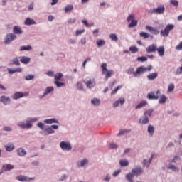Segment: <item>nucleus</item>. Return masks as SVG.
Here are the masks:
<instances>
[{
    "label": "nucleus",
    "instance_id": "f257e3e1",
    "mask_svg": "<svg viewBox=\"0 0 182 182\" xmlns=\"http://www.w3.org/2000/svg\"><path fill=\"white\" fill-rule=\"evenodd\" d=\"M151 69H153V66L151 65H148V67H138L136 71H134V68H129L127 70V75H133L134 77H140L141 75L146 73V72H150Z\"/></svg>",
    "mask_w": 182,
    "mask_h": 182
},
{
    "label": "nucleus",
    "instance_id": "f03ea898",
    "mask_svg": "<svg viewBox=\"0 0 182 182\" xmlns=\"http://www.w3.org/2000/svg\"><path fill=\"white\" fill-rule=\"evenodd\" d=\"M39 120L38 117H28L24 121H19L17 123L18 127H20V129H32L33 124V123H35Z\"/></svg>",
    "mask_w": 182,
    "mask_h": 182
},
{
    "label": "nucleus",
    "instance_id": "7ed1b4c3",
    "mask_svg": "<svg viewBox=\"0 0 182 182\" xmlns=\"http://www.w3.org/2000/svg\"><path fill=\"white\" fill-rule=\"evenodd\" d=\"M101 69L102 70V75H105L106 80L109 79V77H112V75L114 73L113 70H107V64L106 63L102 64Z\"/></svg>",
    "mask_w": 182,
    "mask_h": 182
},
{
    "label": "nucleus",
    "instance_id": "20e7f679",
    "mask_svg": "<svg viewBox=\"0 0 182 182\" xmlns=\"http://www.w3.org/2000/svg\"><path fill=\"white\" fill-rule=\"evenodd\" d=\"M174 29V25L168 24L164 30H161L160 35L164 38H167L170 34V31H173Z\"/></svg>",
    "mask_w": 182,
    "mask_h": 182
},
{
    "label": "nucleus",
    "instance_id": "39448f33",
    "mask_svg": "<svg viewBox=\"0 0 182 182\" xmlns=\"http://www.w3.org/2000/svg\"><path fill=\"white\" fill-rule=\"evenodd\" d=\"M17 37L14 33H7L4 38V44L11 45V42L16 41Z\"/></svg>",
    "mask_w": 182,
    "mask_h": 182
},
{
    "label": "nucleus",
    "instance_id": "423d86ee",
    "mask_svg": "<svg viewBox=\"0 0 182 182\" xmlns=\"http://www.w3.org/2000/svg\"><path fill=\"white\" fill-rule=\"evenodd\" d=\"M166 11L164 5H159L156 8H154L149 11L150 14H156V15H163Z\"/></svg>",
    "mask_w": 182,
    "mask_h": 182
},
{
    "label": "nucleus",
    "instance_id": "0eeeda50",
    "mask_svg": "<svg viewBox=\"0 0 182 182\" xmlns=\"http://www.w3.org/2000/svg\"><path fill=\"white\" fill-rule=\"evenodd\" d=\"M83 82L88 89H92L96 86V80L95 78L88 77Z\"/></svg>",
    "mask_w": 182,
    "mask_h": 182
},
{
    "label": "nucleus",
    "instance_id": "6e6552de",
    "mask_svg": "<svg viewBox=\"0 0 182 182\" xmlns=\"http://www.w3.org/2000/svg\"><path fill=\"white\" fill-rule=\"evenodd\" d=\"M127 22L131 23L128 25V28H134L135 26H137V23L139 21L136 19H134V15L133 14H129L128 17L127 18Z\"/></svg>",
    "mask_w": 182,
    "mask_h": 182
},
{
    "label": "nucleus",
    "instance_id": "1a4fd4ad",
    "mask_svg": "<svg viewBox=\"0 0 182 182\" xmlns=\"http://www.w3.org/2000/svg\"><path fill=\"white\" fill-rule=\"evenodd\" d=\"M58 129H59L58 125L53 124V125H51L50 127L48 126V127L45 129L44 134L45 136H48L49 134H53L55 133V130H58Z\"/></svg>",
    "mask_w": 182,
    "mask_h": 182
},
{
    "label": "nucleus",
    "instance_id": "9d476101",
    "mask_svg": "<svg viewBox=\"0 0 182 182\" xmlns=\"http://www.w3.org/2000/svg\"><path fill=\"white\" fill-rule=\"evenodd\" d=\"M29 95L28 92H16L12 96V99L14 100H18V99H22V97H25Z\"/></svg>",
    "mask_w": 182,
    "mask_h": 182
},
{
    "label": "nucleus",
    "instance_id": "9b49d317",
    "mask_svg": "<svg viewBox=\"0 0 182 182\" xmlns=\"http://www.w3.org/2000/svg\"><path fill=\"white\" fill-rule=\"evenodd\" d=\"M0 103H2L4 106H9L11 105V98L6 95L0 96Z\"/></svg>",
    "mask_w": 182,
    "mask_h": 182
},
{
    "label": "nucleus",
    "instance_id": "f8f14e48",
    "mask_svg": "<svg viewBox=\"0 0 182 182\" xmlns=\"http://www.w3.org/2000/svg\"><path fill=\"white\" fill-rule=\"evenodd\" d=\"M146 51L147 53H153L154 52H157V46L156 44L150 45L146 48Z\"/></svg>",
    "mask_w": 182,
    "mask_h": 182
},
{
    "label": "nucleus",
    "instance_id": "ddd939ff",
    "mask_svg": "<svg viewBox=\"0 0 182 182\" xmlns=\"http://www.w3.org/2000/svg\"><path fill=\"white\" fill-rule=\"evenodd\" d=\"M13 33L14 35H22L23 33V31H22V28L19 26H14L13 27Z\"/></svg>",
    "mask_w": 182,
    "mask_h": 182
},
{
    "label": "nucleus",
    "instance_id": "4468645a",
    "mask_svg": "<svg viewBox=\"0 0 182 182\" xmlns=\"http://www.w3.org/2000/svg\"><path fill=\"white\" fill-rule=\"evenodd\" d=\"M16 180H18V181H31L35 180V178H28V176L19 175L16 177Z\"/></svg>",
    "mask_w": 182,
    "mask_h": 182
},
{
    "label": "nucleus",
    "instance_id": "2eb2a0df",
    "mask_svg": "<svg viewBox=\"0 0 182 182\" xmlns=\"http://www.w3.org/2000/svg\"><path fill=\"white\" fill-rule=\"evenodd\" d=\"M171 163H173V162H170L168 164V165L166 166V168L168 170H171L174 173H178V171H180V169H178V167L176 166V165H174Z\"/></svg>",
    "mask_w": 182,
    "mask_h": 182
},
{
    "label": "nucleus",
    "instance_id": "dca6fc26",
    "mask_svg": "<svg viewBox=\"0 0 182 182\" xmlns=\"http://www.w3.org/2000/svg\"><path fill=\"white\" fill-rule=\"evenodd\" d=\"M146 29H147L149 32H151V33H154V35H159V33H160V31L156 28V27L146 26Z\"/></svg>",
    "mask_w": 182,
    "mask_h": 182
},
{
    "label": "nucleus",
    "instance_id": "f3484780",
    "mask_svg": "<svg viewBox=\"0 0 182 182\" xmlns=\"http://www.w3.org/2000/svg\"><path fill=\"white\" fill-rule=\"evenodd\" d=\"M149 117H146L144 114L139 118L140 124H149Z\"/></svg>",
    "mask_w": 182,
    "mask_h": 182
},
{
    "label": "nucleus",
    "instance_id": "a211bd4d",
    "mask_svg": "<svg viewBox=\"0 0 182 182\" xmlns=\"http://www.w3.org/2000/svg\"><path fill=\"white\" fill-rule=\"evenodd\" d=\"M60 147L63 151H69V142L61 141Z\"/></svg>",
    "mask_w": 182,
    "mask_h": 182
},
{
    "label": "nucleus",
    "instance_id": "6ab92c4d",
    "mask_svg": "<svg viewBox=\"0 0 182 182\" xmlns=\"http://www.w3.org/2000/svg\"><path fill=\"white\" fill-rule=\"evenodd\" d=\"M43 123H45L46 124H53V123L59 124V120H58L55 118H50V119H45L43 121Z\"/></svg>",
    "mask_w": 182,
    "mask_h": 182
},
{
    "label": "nucleus",
    "instance_id": "aec40b11",
    "mask_svg": "<svg viewBox=\"0 0 182 182\" xmlns=\"http://www.w3.org/2000/svg\"><path fill=\"white\" fill-rule=\"evenodd\" d=\"M126 100L124 97H121L113 103V107H119V105H124Z\"/></svg>",
    "mask_w": 182,
    "mask_h": 182
},
{
    "label": "nucleus",
    "instance_id": "412c9836",
    "mask_svg": "<svg viewBox=\"0 0 182 182\" xmlns=\"http://www.w3.org/2000/svg\"><path fill=\"white\" fill-rule=\"evenodd\" d=\"M143 173V168L141 167H137L132 170V173L133 176H140Z\"/></svg>",
    "mask_w": 182,
    "mask_h": 182
},
{
    "label": "nucleus",
    "instance_id": "4be33fe9",
    "mask_svg": "<svg viewBox=\"0 0 182 182\" xmlns=\"http://www.w3.org/2000/svg\"><path fill=\"white\" fill-rule=\"evenodd\" d=\"M24 25H26V26H31V25H36V22L35 21V20L28 17L25 20Z\"/></svg>",
    "mask_w": 182,
    "mask_h": 182
},
{
    "label": "nucleus",
    "instance_id": "5701e85b",
    "mask_svg": "<svg viewBox=\"0 0 182 182\" xmlns=\"http://www.w3.org/2000/svg\"><path fill=\"white\" fill-rule=\"evenodd\" d=\"M20 62L23 63V65H28L31 62V58L26 56L19 57Z\"/></svg>",
    "mask_w": 182,
    "mask_h": 182
},
{
    "label": "nucleus",
    "instance_id": "b1692460",
    "mask_svg": "<svg viewBox=\"0 0 182 182\" xmlns=\"http://www.w3.org/2000/svg\"><path fill=\"white\" fill-rule=\"evenodd\" d=\"M16 153L20 157H23L26 154V150L22 147H20L16 150Z\"/></svg>",
    "mask_w": 182,
    "mask_h": 182
},
{
    "label": "nucleus",
    "instance_id": "393cba45",
    "mask_svg": "<svg viewBox=\"0 0 182 182\" xmlns=\"http://www.w3.org/2000/svg\"><path fill=\"white\" fill-rule=\"evenodd\" d=\"M153 160V155L147 160V159H144L143 161V166L144 167H146L149 168L150 167V163H151V161Z\"/></svg>",
    "mask_w": 182,
    "mask_h": 182
},
{
    "label": "nucleus",
    "instance_id": "a878e982",
    "mask_svg": "<svg viewBox=\"0 0 182 182\" xmlns=\"http://www.w3.org/2000/svg\"><path fill=\"white\" fill-rule=\"evenodd\" d=\"M156 51L158 52L159 56H160L161 58H163V56H164V52H165L164 46H159L158 48H156Z\"/></svg>",
    "mask_w": 182,
    "mask_h": 182
},
{
    "label": "nucleus",
    "instance_id": "bb28decb",
    "mask_svg": "<svg viewBox=\"0 0 182 182\" xmlns=\"http://www.w3.org/2000/svg\"><path fill=\"white\" fill-rule=\"evenodd\" d=\"M146 106H147V101L142 100L138 105H136V106L135 107V109L136 110H139V109H141L142 107H144Z\"/></svg>",
    "mask_w": 182,
    "mask_h": 182
},
{
    "label": "nucleus",
    "instance_id": "cd10ccee",
    "mask_svg": "<svg viewBox=\"0 0 182 182\" xmlns=\"http://www.w3.org/2000/svg\"><path fill=\"white\" fill-rule=\"evenodd\" d=\"M6 151L11 152L13 151V150H15V145L12 143H9L6 145L4 146Z\"/></svg>",
    "mask_w": 182,
    "mask_h": 182
},
{
    "label": "nucleus",
    "instance_id": "c85d7f7f",
    "mask_svg": "<svg viewBox=\"0 0 182 182\" xmlns=\"http://www.w3.org/2000/svg\"><path fill=\"white\" fill-rule=\"evenodd\" d=\"M2 168L4 170V171H11V170H14V167L13 165L6 164L3 165Z\"/></svg>",
    "mask_w": 182,
    "mask_h": 182
},
{
    "label": "nucleus",
    "instance_id": "c756f323",
    "mask_svg": "<svg viewBox=\"0 0 182 182\" xmlns=\"http://www.w3.org/2000/svg\"><path fill=\"white\" fill-rule=\"evenodd\" d=\"M159 76V74L157 73H152L151 74H149L146 77L148 80H154Z\"/></svg>",
    "mask_w": 182,
    "mask_h": 182
},
{
    "label": "nucleus",
    "instance_id": "7c9ffc66",
    "mask_svg": "<svg viewBox=\"0 0 182 182\" xmlns=\"http://www.w3.org/2000/svg\"><path fill=\"white\" fill-rule=\"evenodd\" d=\"M87 163H89V160H87V159H84L77 163V166L79 167H85Z\"/></svg>",
    "mask_w": 182,
    "mask_h": 182
},
{
    "label": "nucleus",
    "instance_id": "2f4dec72",
    "mask_svg": "<svg viewBox=\"0 0 182 182\" xmlns=\"http://www.w3.org/2000/svg\"><path fill=\"white\" fill-rule=\"evenodd\" d=\"M32 50V46L31 45H27V46H21L20 47V52H23V50Z\"/></svg>",
    "mask_w": 182,
    "mask_h": 182
},
{
    "label": "nucleus",
    "instance_id": "473e14b6",
    "mask_svg": "<svg viewBox=\"0 0 182 182\" xmlns=\"http://www.w3.org/2000/svg\"><path fill=\"white\" fill-rule=\"evenodd\" d=\"M96 45L98 48H102V46H105L106 45V41L103 39H98L96 41Z\"/></svg>",
    "mask_w": 182,
    "mask_h": 182
},
{
    "label": "nucleus",
    "instance_id": "72a5a7b5",
    "mask_svg": "<svg viewBox=\"0 0 182 182\" xmlns=\"http://www.w3.org/2000/svg\"><path fill=\"white\" fill-rule=\"evenodd\" d=\"M153 113H154V109H149L144 112V114L147 117H151V116H153Z\"/></svg>",
    "mask_w": 182,
    "mask_h": 182
},
{
    "label": "nucleus",
    "instance_id": "f704fd0d",
    "mask_svg": "<svg viewBox=\"0 0 182 182\" xmlns=\"http://www.w3.org/2000/svg\"><path fill=\"white\" fill-rule=\"evenodd\" d=\"M166 102H167V97L164 95H161L159 100V105H164Z\"/></svg>",
    "mask_w": 182,
    "mask_h": 182
},
{
    "label": "nucleus",
    "instance_id": "c9c22d12",
    "mask_svg": "<svg viewBox=\"0 0 182 182\" xmlns=\"http://www.w3.org/2000/svg\"><path fill=\"white\" fill-rule=\"evenodd\" d=\"M159 95H154V93L151 92V93H148L147 95V98L149 99L150 100H157V99H159Z\"/></svg>",
    "mask_w": 182,
    "mask_h": 182
},
{
    "label": "nucleus",
    "instance_id": "e433bc0d",
    "mask_svg": "<svg viewBox=\"0 0 182 182\" xmlns=\"http://www.w3.org/2000/svg\"><path fill=\"white\" fill-rule=\"evenodd\" d=\"M100 103H102V101H100V99L94 98L91 100V104L94 106H100Z\"/></svg>",
    "mask_w": 182,
    "mask_h": 182
},
{
    "label": "nucleus",
    "instance_id": "4c0bfd02",
    "mask_svg": "<svg viewBox=\"0 0 182 182\" xmlns=\"http://www.w3.org/2000/svg\"><path fill=\"white\" fill-rule=\"evenodd\" d=\"M62 77H63V73H57L54 75V80L55 81L61 80Z\"/></svg>",
    "mask_w": 182,
    "mask_h": 182
},
{
    "label": "nucleus",
    "instance_id": "58836bf2",
    "mask_svg": "<svg viewBox=\"0 0 182 182\" xmlns=\"http://www.w3.org/2000/svg\"><path fill=\"white\" fill-rule=\"evenodd\" d=\"M53 90H55V88H53V87H47L43 93V96L49 95L51 92H53Z\"/></svg>",
    "mask_w": 182,
    "mask_h": 182
},
{
    "label": "nucleus",
    "instance_id": "ea45409f",
    "mask_svg": "<svg viewBox=\"0 0 182 182\" xmlns=\"http://www.w3.org/2000/svg\"><path fill=\"white\" fill-rule=\"evenodd\" d=\"M147 132L150 136H153L154 134V126L149 125L147 128Z\"/></svg>",
    "mask_w": 182,
    "mask_h": 182
},
{
    "label": "nucleus",
    "instance_id": "a19ab883",
    "mask_svg": "<svg viewBox=\"0 0 182 182\" xmlns=\"http://www.w3.org/2000/svg\"><path fill=\"white\" fill-rule=\"evenodd\" d=\"M10 65H16V66H21V63L18 58H13Z\"/></svg>",
    "mask_w": 182,
    "mask_h": 182
},
{
    "label": "nucleus",
    "instance_id": "79ce46f5",
    "mask_svg": "<svg viewBox=\"0 0 182 182\" xmlns=\"http://www.w3.org/2000/svg\"><path fill=\"white\" fill-rule=\"evenodd\" d=\"M139 36L141 38H144V39H147V38H150V34H149L144 31H142L139 33Z\"/></svg>",
    "mask_w": 182,
    "mask_h": 182
},
{
    "label": "nucleus",
    "instance_id": "37998d69",
    "mask_svg": "<svg viewBox=\"0 0 182 182\" xmlns=\"http://www.w3.org/2000/svg\"><path fill=\"white\" fill-rule=\"evenodd\" d=\"M109 38L114 42H117V41H119V38L117 37V35H116V33L109 34Z\"/></svg>",
    "mask_w": 182,
    "mask_h": 182
},
{
    "label": "nucleus",
    "instance_id": "c03bdc74",
    "mask_svg": "<svg viewBox=\"0 0 182 182\" xmlns=\"http://www.w3.org/2000/svg\"><path fill=\"white\" fill-rule=\"evenodd\" d=\"M134 176V175H133L132 173H127V174L126 175V178H127V181H129V182H133V176Z\"/></svg>",
    "mask_w": 182,
    "mask_h": 182
},
{
    "label": "nucleus",
    "instance_id": "a18cd8bd",
    "mask_svg": "<svg viewBox=\"0 0 182 182\" xmlns=\"http://www.w3.org/2000/svg\"><path fill=\"white\" fill-rule=\"evenodd\" d=\"M35 79V75L33 74H28L25 76V80L29 81V80H33Z\"/></svg>",
    "mask_w": 182,
    "mask_h": 182
},
{
    "label": "nucleus",
    "instance_id": "49530a36",
    "mask_svg": "<svg viewBox=\"0 0 182 182\" xmlns=\"http://www.w3.org/2000/svg\"><path fill=\"white\" fill-rule=\"evenodd\" d=\"M120 166L122 167H126V166H129V161L126 159H122L119 161Z\"/></svg>",
    "mask_w": 182,
    "mask_h": 182
},
{
    "label": "nucleus",
    "instance_id": "de8ad7c7",
    "mask_svg": "<svg viewBox=\"0 0 182 182\" xmlns=\"http://www.w3.org/2000/svg\"><path fill=\"white\" fill-rule=\"evenodd\" d=\"M129 50L133 54H134V53H137V52H139V48L136 46H131V47H129Z\"/></svg>",
    "mask_w": 182,
    "mask_h": 182
},
{
    "label": "nucleus",
    "instance_id": "09e8293b",
    "mask_svg": "<svg viewBox=\"0 0 182 182\" xmlns=\"http://www.w3.org/2000/svg\"><path fill=\"white\" fill-rule=\"evenodd\" d=\"M123 87V85H118L117 87H115L111 92V95H116V93H117L118 90H119V89H122Z\"/></svg>",
    "mask_w": 182,
    "mask_h": 182
},
{
    "label": "nucleus",
    "instance_id": "8fccbe9b",
    "mask_svg": "<svg viewBox=\"0 0 182 182\" xmlns=\"http://www.w3.org/2000/svg\"><path fill=\"white\" fill-rule=\"evenodd\" d=\"M169 4L172 5V6H175L176 8L178 6V1L177 0H170Z\"/></svg>",
    "mask_w": 182,
    "mask_h": 182
},
{
    "label": "nucleus",
    "instance_id": "3c124183",
    "mask_svg": "<svg viewBox=\"0 0 182 182\" xmlns=\"http://www.w3.org/2000/svg\"><path fill=\"white\" fill-rule=\"evenodd\" d=\"M137 62H147V58L145 56L138 57L136 58Z\"/></svg>",
    "mask_w": 182,
    "mask_h": 182
},
{
    "label": "nucleus",
    "instance_id": "603ef678",
    "mask_svg": "<svg viewBox=\"0 0 182 182\" xmlns=\"http://www.w3.org/2000/svg\"><path fill=\"white\" fill-rule=\"evenodd\" d=\"M54 85H56L57 87H63V86H65V83L59 81H54Z\"/></svg>",
    "mask_w": 182,
    "mask_h": 182
},
{
    "label": "nucleus",
    "instance_id": "864d4df0",
    "mask_svg": "<svg viewBox=\"0 0 182 182\" xmlns=\"http://www.w3.org/2000/svg\"><path fill=\"white\" fill-rule=\"evenodd\" d=\"M46 75L49 77H55V71H48Z\"/></svg>",
    "mask_w": 182,
    "mask_h": 182
},
{
    "label": "nucleus",
    "instance_id": "5fc2aeb1",
    "mask_svg": "<svg viewBox=\"0 0 182 182\" xmlns=\"http://www.w3.org/2000/svg\"><path fill=\"white\" fill-rule=\"evenodd\" d=\"M38 127H39V129H41V130H45V124L43 122H38L37 124Z\"/></svg>",
    "mask_w": 182,
    "mask_h": 182
},
{
    "label": "nucleus",
    "instance_id": "6e6d98bb",
    "mask_svg": "<svg viewBox=\"0 0 182 182\" xmlns=\"http://www.w3.org/2000/svg\"><path fill=\"white\" fill-rule=\"evenodd\" d=\"M180 160V156H175L172 160L170 161L171 163H176V161H178Z\"/></svg>",
    "mask_w": 182,
    "mask_h": 182
},
{
    "label": "nucleus",
    "instance_id": "4d7b16f0",
    "mask_svg": "<svg viewBox=\"0 0 182 182\" xmlns=\"http://www.w3.org/2000/svg\"><path fill=\"white\" fill-rule=\"evenodd\" d=\"M77 87L79 89V90H83V83L78 82L77 83Z\"/></svg>",
    "mask_w": 182,
    "mask_h": 182
},
{
    "label": "nucleus",
    "instance_id": "13d9d810",
    "mask_svg": "<svg viewBox=\"0 0 182 182\" xmlns=\"http://www.w3.org/2000/svg\"><path fill=\"white\" fill-rule=\"evenodd\" d=\"M82 22L87 27V26H93V23L89 24V23L87 22V21L86 19L82 20Z\"/></svg>",
    "mask_w": 182,
    "mask_h": 182
},
{
    "label": "nucleus",
    "instance_id": "bf43d9fd",
    "mask_svg": "<svg viewBox=\"0 0 182 182\" xmlns=\"http://www.w3.org/2000/svg\"><path fill=\"white\" fill-rule=\"evenodd\" d=\"M84 32H85V29L77 30L75 35H76V36H79L82 35V33H84Z\"/></svg>",
    "mask_w": 182,
    "mask_h": 182
},
{
    "label": "nucleus",
    "instance_id": "052dcab7",
    "mask_svg": "<svg viewBox=\"0 0 182 182\" xmlns=\"http://www.w3.org/2000/svg\"><path fill=\"white\" fill-rule=\"evenodd\" d=\"M121 172L122 171L120 169L114 171V173H112L113 177H117V176L119 175Z\"/></svg>",
    "mask_w": 182,
    "mask_h": 182
},
{
    "label": "nucleus",
    "instance_id": "680f3d73",
    "mask_svg": "<svg viewBox=\"0 0 182 182\" xmlns=\"http://www.w3.org/2000/svg\"><path fill=\"white\" fill-rule=\"evenodd\" d=\"M3 130L4 132H12V127H9V126H6L3 128Z\"/></svg>",
    "mask_w": 182,
    "mask_h": 182
},
{
    "label": "nucleus",
    "instance_id": "e2e57ef3",
    "mask_svg": "<svg viewBox=\"0 0 182 182\" xmlns=\"http://www.w3.org/2000/svg\"><path fill=\"white\" fill-rule=\"evenodd\" d=\"M174 90V84H170L168 87V92H173Z\"/></svg>",
    "mask_w": 182,
    "mask_h": 182
},
{
    "label": "nucleus",
    "instance_id": "0e129e2a",
    "mask_svg": "<svg viewBox=\"0 0 182 182\" xmlns=\"http://www.w3.org/2000/svg\"><path fill=\"white\" fill-rule=\"evenodd\" d=\"M117 147H119V146L117 144H114V143H111L109 144V148L110 149H117Z\"/></svg>",
    "mask_w": 182,
    "mask_h": 182
},
{
    "label": "nucleus",
    "instance_id": "69168bd1",
    "mask_svg": "<svg viewBox=\"0 0 182 182\" xmlns=\"http://www.w3.org/2000/svg\"><path fill=\"white\" fill-rule=\"evenodd\" d=\"M112 177L110 176V174L107 173L105 177H104V181H110V179Z\"/></svg>",
    "mask_w": 182,
    "mask_h": 182
},
{
    "label": "nucleus",
    "instance_id": "338daca9",
    "mask_svg": "<svg viewBox=\"0 0 182 182\" xmlns=\"http://www.w3.org/2000/svg\"><path fill=\"white\" fill-rule=\"evenodd\" d=\"M80 43L83 46L86 45V37H83L80 39Z\"/></svg>",
    "mask_w": 182,
    "mask_h": 182
},
{
    "label": "nucleus",
    "instance_id": "774afa93",
    "mask_svg": "<svg viewBox=\"0 0 182 182\" xmlns=\"http://www.w3.org/2000/svg\"><path fill=\"white\" fill-rule=\"evenodd\" d=\"M176 50H182V41L175 48Z\"/></svg>",
    "mask_w": 182,
    "mask_h": 182
}]
</instances>
